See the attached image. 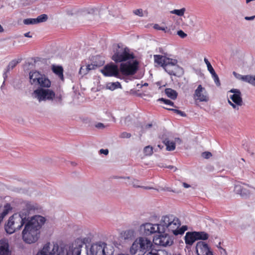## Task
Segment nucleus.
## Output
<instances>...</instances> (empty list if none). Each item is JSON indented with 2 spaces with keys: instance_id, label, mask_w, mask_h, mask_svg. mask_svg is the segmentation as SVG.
Listing matches in <instances>:
<instances>
[{
  "instance_id": "f8f14e48",
  "label": "nucleus",
  "mask_w": 255,
  "mask_h": 255,
  "mask_svg": "<svg viewBox=\"0 0 255 255\" xmlns=\"http://www.w3.org/2000/svg\"><path fill=\"white\" fill-rule=\"evenodd\" d=\"M126 61L121 64L120 71L125 75L134 74L137 70L138 62L136 60H133V59L127 60Z\"/></svg>"
},
{
  "instance_id": "5fc2aeb1",
  "label": "nucleus",
  "mask_w": 255,
  "mask_h": 255,
  "mask_svg": "<svg viewBox=\"0 0 255 255\" xmlns=\"http://www.w3.org/2000/svg\"><path fill=\"white\" fill-rule=\"evenodd\" d=\"M175 141H176L177 142H178L179 143H181V140L179 138H176Z\"/></svg>"
},
{
  "instance_id": "ddd939ff",
  "label": "nucleus",
  "mask_w": 255,
  "mask_h": 255,
  "mask_svg": "<svg viewBox=\"0 0 255 255\" xmlns=\"http://www.w3.org/2000/svg\"><path fill=\"white\" fill-rule=\"evenodd\" d=\"M153 242L158 246L162 247L170 246L173 243V237L164 232L163 234L155 236L153 238Z\"/></svg>"
},
{
  "instance_id": "c9c22d12",
  "label": "nucleus",
  "mask_w": 255,
  "mask_h": 255,
  "mask_svg": "<svg viewBox=\"0 0 255 255\" xmlns=\"http://www.w3.org/2000/svg\"><path fill=\"white\" fill-rule=\"evenodd\" d=\"M211 74L212 77L213 78L215 84H216V85L218 86H220V83L219 78L217 74L216 73L215 71L211 73Z\"/></svg>"
},
{
  "instance_id": "9b49d317",
  "label": "nucleus",
  "mask_w": 255,
  "mask_h": 255,
  "mask_svg": "<svg viewBox=\"0 0 255 255\" xmlns=\"http://www.w3.org/2000/svg\"><path fill=\"white\" fill-rule=\"evenodd\" d=\"M140 234L144 236H151L156 233H161L159 224H152L145 222L141 224L139 227Z\"/></svg>"
},
{
  "instance_id": "79ce46f5",
  "label": "nucleus",
  "mask_w": 255,
  "mask_h": 255,
  "mask_svg": "<svg viewBox=\"0 0 255 255\" xmlns=\"http://www.w3.org/2000/svg\"><path fill=\"white\" fill-rule=\"evenodd\" d=\"M202 156L206 159H208L212 156V154L210 152H204L202 153Z\"/></svg>"
},
{
  "instance_id": "c03bdc74",
  "label": "nucleus",
  "mask_w": 255,
  "mask_h": 255,
  "mask_svg": "<svg viewBox=\"0 0 255 255\" xmlns=\"http://www.w3.org/2000/svg\"><path fill=\"white\" fill-rule=\"evenodd\" d=\"M100 152L101 154L107 155L109 153V150L107 149H101L100 150Z\"/></svg>"
},
{
  "instance_id": "5701e85b",
  "label": "nucleus",
  "mask_w": 255,
  "mask_h": 255,
  "mask_svg": "<svg viewBox=\"0 0 255 255\" xmlns=\"http://www.w3.org/2000/svg\"><path fill=\"white\" fill-rule=\"evenodd\" d=\"M53 72L62 80H63V68L61 66L53 65L52 68Z\"/></svg>"
},
{
  "instance_id": "423d86ee",
  "label": "nucleus",
  "mask_w": 255,
  "mask_h": 255,
  "mask_svg": "<svg viewBox=\"0 0 255 255\" xmlns=\"http://www.w3.org/2000/svg\"><path fill=\"white\" fill-rule=\"evenodd\" d=\"M152 244L150 240L145 237L136 239L133 243L130 252L132 255H144L152 247Z\"/></svg>"
},
{
  "instance_id": "a211bd4d",
  "label": "nucleus",
  "mask_w": 255,
  "mask_h": 255,
  "mask_svg": "<svg viewBox=\"0 0 255 255\" xmlns=\"http://www.w3.org/2000/svg\"><path fill=\"white\" fill-rule=\"evenodd\" d=\"M196 251L198 255H213L208 245L202 241L197 243Z\"/></svg>"
},
{
  "instance_id": "4be33fe9",
  "label": "nucleus",
  "mask_w": 255,
  "mask_h": 255,
  "mask_svg": "<svg viewBox=\"0 0 255 255\" xmlns=\"http://www.w3.org/2000/svg\"><path fill=\"white\" fill-rule=\"evenodd\" d=\"M128 181L127 183L128 184L132 185L133 187L135 188H142L145 189H151V188L149 187H144L140 185V182L135 179H130L129 177H127Z\"/></svg>"
},
{
  "instance_id": "c85d7f7f",
  "label": "nucleus",
  "mask_w": 255,
  "mask_h": 255,
  "mask_svg": "<svg viewBox=\"0 0 255 255\" xmlns=\"http://www.w3.org/2000/svg\"><path fill=\"white\" fill-rule=\"evenodd\" d=\"M233 74L236 77V78L239 80H241L244 82H247L248 80V75H242L237 72L234 71L233 72Z\"/></svg>"
},
{
  "instance_id": "864d4df0",
  "label": "nucleus",
  "mask_w": 255,
  "mask_h": 255,
  "mask_svg": "<svg viewBox=\"0 0 255 255\" xmlns=\"http://www.w3.org/2000/svg\"><path fill=\"white\" fill-rule=\"evenodd\" d=\"M130 120V117H128L127 118H125V125H127L128 126V124L126 122L128 121H129Z\"/></svg>"
},
{
  "instance_id": "c756f323",
  "label": "nucleus",
  "mask_w": 255,
  "mask_h": 255,
  "mask_svg": "<svg viewBox=\"0 0 255 255\" xmlns=\"http://www.w3.org/2000/svg\"><path fill=\"white\" fill-rule=\"evenodd\" d=\"M143 153L146 156H150L153 153V148L150 145L145 146L143 149Z\"/></svg>"
},
{
  "instance_id": "20e7f679",
  "label": "nucleus",
  "mask_w": 255,
  "mask_h": 255,
  "mask_svg": "<svg viewBox=\"0 0 255 255\" xmlns=\"http://www.w3.org/2000/svg\"><path fill=\"white\" fill-rule=\"evenodd\" d=\"M181 226L180 220L171 214L161 217L159 222V227L161 233L168 232L175 236L182 235L187 230L186 226Z\"/></svg>"
},
{
  "instance_id": "6e6d98bb",
  "label": "nucleus",
  "mask_w": 255,
  "mask_h": 255,
  "mask_svg": "<svg viewBox=\"0 0 255 255\" xmlns=\"http://www.w3.org/2000/svg\"><path fill=\"white\" fill-rule=\"evenodd\" d=\"M3 31V28H2V27L0 24V32H2Z\"/></svg>"
},
{
  "instance_id": "49530a36",
  "label": "nucleus",
  "mask_w": 255,
  "mask_h": 255,
  "mask_svg": "<svg viewBox=\"0 0 255 255\" xmlns=\"http://www.w3.org/2000/svg\"><path fill=\"white\" fill-rule=\"evenodd\" d=\"M9 72V71H7V70L6 69L5 70V71L3 73V78H4V81L3 82V84L5 82V80H6V79L7 78V73Z\"/></svg>"
},
{
  "instance_id": "58836bf2",
  "label": "nucleus",
  "mask_w": 255,
  "mask_h": 255,
  "mask_svg": "<svg viewBox=\"0 0 255 255\" xmlns=\"http://www.w3.org/2000/svg\"><path fill=\"white\" fill-rule=\"evenodd\" d=\"M131 136V134L127 132H123L120 135V137L122 138H128Z\"/></svg>"
},
{
  "instance_id": "a878e982",
  "label": "nucleus",
  "mask_w": 255,
  "mask_h": 255,
  "mask_svg": "<svg viewBox=\"0 0 255 255\" xmlns=\"http://www.w3.org/2000/svg\"><path fill=\"white\" fill-rule=\"evenodd\" d=\"M165 93L168 97L170 98L172 100H175L176 99L177 96V93L176 91L167 88L165 90Z\"/></svg>"
},
{
  "instance_id": "8fccbe9b",
  "label": "nucleus",
  "mask_w": 255,
  "mask_h": 255,
  "mask_svg": "<svg viewBox=\"0 0 255 255\" xmlns=\"http://www.w3.org/2000/svg\"><path fill=\"white\" fill-rule=\"evenodd\" d=\"M24 35L25 37H30V38L32 37V35H30V32H28L24 33Z\"/></svg>"
},
{
  "instance_id": "052dcab7",
  "label": "nucleus",
  "mask_w": 255,
  "mask_h": 255,
  "mask_svg": "<svg viewBox=\"0 0 255 255\" xmlns=\"http://www.w3.org/2000/svg\"><path fill=\"white\" fill-rule=\"evenodd\" d=\"M147 85H148V84H147V83H145V84H144V86H147Z\"/></svg>"
},
{
  "instance_id": "39448f33",
  "label": "nucleus",
  "mask_w": 255,
  "mask_h": 255,
  "mask_svg": "<svg viewBox=\"0 0 255 255\" xmlns=\"http://www.w3.org/2000/svg\"><path fill=\"white\" fill-rule=\"evenodd\" d=\"M153 57L155 63L161 65L169 75L177 76L178 73L182 72V69L177 65L176 59L160 55H154Z\"/></svg>"
},
{
  "instance_id": "bf43d9fd",
  "label": "nucleus",
  "mask_w": 255,
  "mask_h": 255,
  "mask_svg": "<svg viewBox=\"0 0 255 255\" xmlns=\"http://www.w3.org/2000/svg\"><path fill=\"white\" fill-rule=\"evenodd\" d=\"M118 255H127V254H119Z\"/></svg>"
},
{
  "instance_id": "1a4fd4ad",
  "label": "nucleus",
  "mask_w": 255,
  "mask_h": 255,
  "mask_svg": "<svg viewBox=\"0 0 255 255\" xmlns=\"http://www.w3.org/2000/svg\"><path fill=\"white\" fill-rule=\"evenodd\" d=\"M30 83L35 86L40 88H49L51 86L50 81L44 75L38 71H33L29 73Z\"/></svg>"
},
{
  "instance_id": "0eeeda50",
  "label": "nucleus",
  "mask_w": 255,
  "mask_h": 255,
  "mask_svg": "<svg viewBox=\"0 0 255 255\" xmlns=\"http://www.w3.org/2000/svg\"><path fill=\"white\" fill-rule=\"evenodd\" d=\"M32 97L36 99L39 102L54 99L56 102L61 103L62 100L61 96L55 97V93L52 90L42 88H38L34 90L32 93Z\"/></svg>"
},
{
  "instance_id": "2eb2a0df",
  "label": "nucleus",
  "mask_w": 255,
  "mask_h": 255,
  "mask_svg": "<svg viewBox=\"0 0 255 255\" xmlns=\"http://www.w3.org/2000/svg\"><path fill=\"white\" fill-rule=\"evenodd\" d=\"M193 98L195 101L199 102H207L209 101L208 94L205 88L201 85H199L195 90Z\"/></svg>"
},
{
  "instance_id": "de8ad7c7",
  "label": "nucleus",
  "mask_w": 255,
  "mask_h": 255,
  "mask_svg": "<svg viewBox=\"0 0 255 255\" xmlns=\"http://www.w3.org/2000/svg\"><path fill=\"white\" fill-rule=\"evenodd\" d=\"M96 127L97 128H104L105 127L104 125L102 123H98Z\"/></svg>"
},
{
  "instance_id": "09e8293b",
  "label": "nucleus",
  "mask_w": 255,
  "mask_h": 255,
  "mask_svg": "<svg viewBox=\"0 0 255 255\" xmlns=\"http://www.w3.org/2000/svg\"><path fill=\"white\" fill-rule=\"evenodd\" d=\"M255 18V15L252 16H246L245 17V19L247 20H254Z\"/></svg>"
},
{
  "instance_id": "f03ea898",
  "label": "nucleus",
  "mask_w": 255,
  "mask_h": 255,
  "mask_svg": "<svg viewBox=\"0 0 255 255\" xmlns=\"http://www.w3.org/2000/svg\"><path fill=\"white\" fill-rule=\"evenodd\" d=\"M45 222V218L40 215L31 217L25 224L22 232L24 242L29 244L36 242L39 238V229Z\"/></svg>"
},
{
  "instance_id": "393cba45",
  "label": "nucleus",
  "mask_w": 255,
  "mask_h": 255,
  "mask_svg": "<svg viewBox=\"0 0 255 255\" xmlns=\"http://www.w3.org/2000/svg\"><path fill=\"white\" fill-rule=\"evenodd\" d=\"M121 88V85L119 82H110L106 85V89L111 91H114L115 89Z\"/></svg>"
},
{
  "instance_id": "6ab92c4d",
  "label": "nucleus",
  "mask_w": 255,
  "mask_h": 255,
  "mask_svg": "<svg viewBox=\"0 0 255 255\" xmlns=\"http://www.w3.org/2000/svg\"><path fill=\"white\" fill-rule=\"evenodd\" d=\"M0 255H11L9 244L6 240H0Z\"/></svg>"
},
{
  "instance_id": "72a5a7b5",
  "label": "nucleus",
  "mask_w": 255,
  "mask_h": 255,
  "mask_svg": "<svg viewBox=\"0 0 255 255\" xmlns=\"http://www.w3.org/2000/svg\"><path fill=\"white\" fill-rule=\"evenodd\" d=\"M204 61L205 63H206L207 67V69L209 71L210 74L213 73V72H214L215 70H214V68H213L212 66L211 65V63L208 60V59L206 58H204Z\"/></svg>"
},
{
  "instance_id": "9d476101",
  "label": "nucleus",
  "mask_w": 255,
  "mask_h": 255,
  "mask_svg": "<svg viewBox=\"0 0 255 255\" xmlns=\"http://www.w3.org/2000/svg\"><path fill=\"white\" fill-rule=\"evenodd\" d=\"M228 92L232 93L229 96L231 101L229 99L228 103L234 110H239V107L243 105V101L240 90L238 89H232Z\"/></svg>"
},
{
  "instance_id": "a18cd8bd",
  "label": "nucleus",
  "mask_w": 255,
  "mask_h": 255,
  "mask_svg": "<svg viewBox=\"0 0 255 255\" xmlns=\"http://www.w3.org/2000/svg\"><path fill=\"white\" fill-rule=\"evenodd\" d=\"M146 255H159L157 251H152L148 253H147Z\"/></svg>"
},
{
  "instance_id": "4d7b16f0",
  "label": "nucleus",
  "mask_w": 255,
  "mask_h": 255,
  "mask_svg": "<svg viewBox=\"0 0 255 255\" xmlns=\"http://www.w3.org/2000/svg\"><path fill=\"white\" fill-rule=\"evenodd\" d=\"M152 125L151 124H148L146 126V128H149L151 127Z\"/></svg>"
},
{
  "instance_id": "3c124183",
  "label": "nucleus",
  "mask_w": 255,
  "mask_h": 255,
  "mask_svg": "<svg viewBox=\"0 0 255 255\" xmlns=\"http://www.w3.org/2000/svg\"><path fill=\"white\" fill-rule=\"evenodd\" d=\"M182 185H183V186L185 188H188L190 187V185L184 182V183H183Z\"/></svg>"
},
{
  "instance_id": "473e14b6",
  "label": "nucleus",
  "mask_w": 255,
  "mask_h": 255,
  "mask_svg": "<svg viewBox=\"0 0 255 255\" xmlns=\"http://www.w3.org/2000/svg\"><path fill=\"white\" fill-rule=\"evenodd\" d=\"M23 23L26 25L37 24L35 18H26L23 20Z\"/></svg>"
},
{
  "instance_id": "aec40b11",
  "label": "nucleus",
  "mask_w": 255,
  "mask_h": 255,
  "mask_svg": "<svg viewBox=\"0 0 255 255\" xmlns=\"http://www.w3.org/2000/svg\"><path fill=\"white\" fill-rule=\"evenodd\" d=\"M97 67V65L95 64H88L83 65L81 67L79 70V74L85 75L87 74L90 71L95 69Z\"/></svg>"
},
{
  "instance_id": "37998d69",
  "label": "nucleus",
  "mask_w": 255,
  "mask_h": 255,
  "mask_svg": "<svg viewBox=\"0 0 255 255\" xmlns=\"http://www.w3.org/2000/svg\"><path fill=\"white\" fill-rule=\"evenodd\" d=\"M153 27L155 29H157V30H163V31L165 30V27H161L158 24H155L154 25Z\"/></svg>"
},
{
  "instance_id": "a19ab883",
  "label": "nucleus",
  "mask_w": 255,
  "mask_h": 255,
  "mask_svg": "<svg viewBox=\"0 0 255 255\" xmlns=\"http://www.w3.org/2000/svg\"><path fill=\"white\" fill-rule=\"evenodd\" d=\"M177 34L182 38H184L187 36V34L181 30H180L177 31Z\"/></svg>"
},
{
  "instance_id": "f3484780",
  "label": "nucleus",
  "mask_w": 255,
  "mask_h": 255,
  "mask_svg": "<svg viewBox=\"0 0 255 255\" xmlns=\"http://www.w3.org/2000/svg\"><path fill=\"white\" fill-rule=\"evenodd\" d=\"M250 188H251V187L246 184L237 183L235 185L234 191L242 197H247L250 194Z\"/></svg>"
},
{
  "instance_id": "f704fd0d",
  "label": "nucleus",
  "mask_w": 255,
  "mask_h": 255,
  "mask_svg": "<svg viewBox=\"0 0 255 255\" xmlns=\"http://www.w3.org/2000/svg\"><path fill=\"white\" fill-rule=\"evenodd\" d=\"M247 82L255 86V75H248V80Z\"/></svg>"
},
{
  "instance_id": "7c9ffc66",
  "label": "nucleus",
  "mask_w": 255,
  "mask_h": 255,
  "mask_svg": "<svg viewBox=\"0 0 255 255\" xmlns=\"http://www.w3.org/2000/svg\"><path fill=\"white\" fill-rule=\"evenodd\" d=\"M37 24L43 22L47 20V15L45 14H43L38 16L37 18H35Z\"/></svg>"
},
{
  "instance_id": "cd10ccee",
  "label": "nucleus",
  "mask_w": 255,
  "mask_h": 255,
  "mask_svg": "<svg viewBox=\"0 0 255 255\" xmlns=\"http://www.w3.org/2000/svg\"><path fill=\"white\" fill-rule=\"evenodd\" d=\"M186 11V8L185 7H183L179 9H175L171 10V11H170V13L171 14H175L178 16H184Z\"/></svg>"
},
{
  "instance_id": "6e6552de",
  "label": "nucleus",
  "mask_w": 255,
  "mask_h": 255,
  "mask_svg": "<svg viewBox=\"0 0 255 255\" xmlns=\"http://www.w3.org/2000/svg\"><path fill=\"white\" fill-rule=\"evenodd\" d=\"M134 58L133 53L128 47L120 44L114 46L112 59L116 63L126 62Z\"/></svg>"
},
{
  "instance_id": "bb28decb",
  "label": "nucleus",
  "mask_w": 255,
  "mask_h": 255,
  "mask_svg": "<svg viewBox=\"0 0 255 255\" xmlns=\"http://www.w3.org/2000/svg\"><path fill=\"white\" fill-rule=\"evenodd\" d=\"M163 142L166 146V150L168 151H173L175 149V143L173 141H170L168 139H165Z\"/></svg>"
},
{
  "instance_id": "4468645a",
  "label": "nucleus",
  "mask_w": 255,
  "mask_h": 255,
  "mask_svg": "<svg viewBox=\"0 0 255 255\" xmlns=\"http://www.w3.org/2000/svg\"><path fill=\"white\" fill-rule=\"evenodd\" d=\"M87 255H111V254L107 252L106 244L99 242L92 245Z\"/></svg>"
},
{
  "instance_id": "e433bc0d",
  "label": "nucleus",
  "mask_w": 255,
  "mask_h": 255,
  "mask_svg": "<svg viewBox=\"0 0 255 255\" xmlns=\"http://www.w3.org/2000/svg\"><path fill=\"white\" fill-rule=\"evenodd\" d=\"M159 100L160 101L163 102V103H164L166 105H170V106H171L172 107H175L174 103L172 102V101H171L169 100H167V99H164L163 98H161V99H159Z\"/></svg>"
},
{
  "instance_id": "b1692460",
  "label": "nucleus",
  "mask_w": 255,
  "mask_h": 255,
  "mask_svg": "<svg viewBox=\"0 0 255 255\" xmlns=\"http://www.w3.org/2000/svg\"><path fill=\"white\" fill-rule=\"evenodd\" d=\"M196 240H206L209 238V235L205 232H194Z\"/></svg>"
},
{
  "instance_id": "2f4dec72",
  "label": "nucleus",
  "mask_w": 255,
  "mask_h": 255,
  "mask_svg": "<svg viewBox=\"0 0 255 255\" xmlns=\"http://www.w3.org/2000/svg\"><path fill=\"white\" fill-rule=\"evenodd\" d=\"M18 63V62L15 60H13L10 62L6 68L7 71H9L10 70L13 69V68L16 66Z\"/></svg>"
},
{
  "instance_id": "13d9d810",
  "label": "nucleus",
  "mask_w": 255,
  "mask_h": 255,
  "mask_svg": "<svg viewBox=\"0 0 255 255\" xmlns=\"http://www.w3.org/2000/svg\"><path fill=\"white\" fill-rule=\"evenodd\" d=\"M220 248L223 251V252H224V253H226V251L225 249H223L221 247H220Z\"/></svg>"
},
{
  "instance_id": "412c9836",
  "label": "nucleus",
  "mask_w": 255,
  "mask_h": 255,
  "mask_svg": "<svg viewBox=\"0 0 255 255\" xmlns=\"http://www.w3.org/2000/svg\"><path fill=\"white\" fill-rule=\"evenodd\" d=\"M197 240L194 232H187L185 236V242L187 245H192Z\"/></svg>"
},
{
  "instance_id": "4c0bfd02",
  "label": "nucleus",
  "mask_w": 255,
  "mask_h": 255,
  "mask_svg": "<svg viewBox=\"0 0 255 255\" xmlns=\"http://www.w3.org/2000/svg\"><path fill=\"white\" fill-rule=\"evenodd\" d=\"M167 109L168 110H170V111L174 112V113L180 115L182 117L186 116V114L183 112H182L181 111H180V110H178L177 109Z\"/></svg>"
},
{
  "instance_id": "ea45409f",
  "label": "nucleus",
  "mask_w": 255,
  "mask_h": 255,
  "mask_svg": "<svg viewBox=\"0 0 255 255\" xmlns=\"http://www.w3.org/2000/svg\"><path fill=\"white\" fill-rule=\"evenodd\" d=\"M133 13L139 16H143V11L142 9H137L133 11Z\"/></svg>"
},
{
  "instance_id": "f257e3e1",
  "label": "nucleus",
  "mask_w": 255,
  "mask_h": 255,
  "mask_svg": "<svg viewBox=\"0 0 255 255\" xmlns=\"http://www.w3.org/2000/svg\"><path fill=\"white\" fill-rule=\"evenodd\" d=\"M21 207L23 208L21 211L13 214L9 218L5 225V230L7 233L11 234L20 230L24 224L25 225L30 219V215L37 209V207L34 203L28 201L22 202Z\"/></svg>"
},
{
  "instance_id": "dca6fc26",
  "label": "nucleus",
  "mask_w": 255,
  "mask_h": 255,
  "mask_svg": "<svg viewBox=\"0 0 255 255\" xmlns=\"http://www.w3.org/2000/svg\"><path fill=\"white\" fill-rule=\"evenodd\" d=\"M101 72L104 75L108 77H115L118 78L119 76V70L118 66L112 63L106 65Z\"/></svg>"
},
{
  "instance_id": "7ed1b4c3",
  "label": "nucleus",
  "mask_w": 255,
  "mask_h": 255,
  "mask_svg": "<svg viewBox=\"0 0 255 255\" xmlns=\"http://www.w3.org/2000/svg\"><path fill=\"white\" fill-rule=\"evenodd\" d=\"M81 245H72L59 247L57 244L46 243L36 255H81Z\"/></svg>"
},
{
  "instance_id": "603ef678",
  "label": "nucleus",
  "mask_w": 255,
  "mask_h": 255,
  "mask_svg": "<svg viewBox=\"0 0 255 255\" xmlns=\"http://www.w3.org/2000/svg\"><path fill=\"white\" fill-rule=\"evenodd\" d=\"M166 167L167 168H169V169H173L174 171H175L176 168V167H174L173 166H172V165H169V166H166Z\"/></svg>"
}]
</instances>
